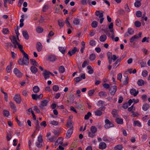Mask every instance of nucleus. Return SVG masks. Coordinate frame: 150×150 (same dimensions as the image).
Instances as JSON below:
<instances>
[{"label": "nucleus", "mask_w": 150, "mask_h": 150, "mask_svg": "<svg viewBox=\"0 0 150 150\" xmlns=\"http://www.w3.org/2000/svg\"><path fill=\"white\" fill-rule=\"evenodd\" d=\"M23 54V57L22 59H20L18 61V63L21 65L27 66L28 64V55L26 53Z\"/></svg>", "instance_id": "obj_1"}, {"label": "nucleus", "mask_w": 150, "mask_h": 150, "mask_svg": "<svg viewBox=\"0 0 150 150\" xmlns=\"http://www.w3.org/2000/svg\"><path fill=\"white\" fill-rule=\"evenodd\" d=\"M35 145L38 148H41L43 146L44 143L43 142L42 136L41 134H40L38 136L37 141L35 143Z\"/></svg>", "instance_id": "obj_2"}, {"label": "nucleus", "mask_w": 150, "mask_h": 150, "mask_svg": "<svg viewBox=\"0 0 150 150\" xmlns=\"http://www.w3.org/2000/svg\"><path fill=\"white\" fill-rule=\"evenodd\" d=\"M97 132V128L95 126H92L90 132L88 133V136L91 138H93L95 136V134Z\"/></svg>", "instance_id": "obj_3"}, {"label": "nucleus", "mask_w": 150, "mask_h": 150, "mask_svg": "<svg viewBox=\"0 0 150 150\" xmlns=\"http://www.w3.org/2000/svg\"><path fill=\"white\" fill-rule=\"evenodd\" d=\"M105 124L104 125V127L106 129H108L114 126V125L108 119H106L105 120Z\"/></svg>", "instance_id": "obj_4"}, {"label": "nucleus", "mask_w": 150, "mask_h": 150, "mask_svg": "<svg viewBox=\"0 0 150 150\" xmlns=\"http://www.w3.org/2000/svg\"><path fill=\"white\" fill-rule=\"evenodd\" d=\"M117 89V88L116 86H111L110 88L109 92L111 96H114Z\"/></svg>", "instance_id": "obj_5"}, {"label": "nucleus", "mask_w": 150, "mask_h": 150, "mask_svg": "<svg viewBox=\"0 0 150 150\" xmlns=\"http://www.w3.org/2000/svg\"><path fill=\"white\" fill-rule=\"evenodd\" d=\"M105 108L104 106H101L100 107L99 109L100 110H97L95 112V114L97 116H100L103 113L102 110H104Z\"/></svg>", "instance_id": "obj_6"}, {"label": "nucleus", "mask_w": 150, "mask_h": 150, "mask_svg": "<svg viewBox=\"0 0 150 150\" xmlns=\"http://www.w3.org/2000/svg\"><path fill=\"white\" fill-rule=\"evenodd\" d=\"M31 96L33 99L36 100L38 99L40 100L43 97V95L42 94H40L39 95L36 94H33Z\"/></svg>", "instance_id": "obj_7"}, {"label": "nucleus", "mask_w": 150, "mask_h": 150, "mask_svg": "<svg viewBox=\"0 0 150 150\" xmlns=\"http://www.w3.org/2000/svg\"><path fill=\"white\" fill-rule=\"evenodd\" d=\"M49 101L46 100H44L41 102V104L40 105L39 107L42 109H44V107L47 105Z\"/></svg>", "instance_id": "obj_8"}, {"label": "nucleus", "mask_w": 150, "mask_h": 150, "mask_svg": "<svg viewBox=\"0 0 150 150\" xmlns=\"http://www.w3.org/2000/svg\"><path fill=\"white\" fill-rule=\"evenodd\" d=\"M73 127H71L68 130L66 133L65 138L66 139H68L70 137L71 135L73 133Z\"/></svg>", "instance_id": "obj_9"}, {"label": "nucleus", "mask_w": 150, "mask_h": 150, "mask_svg": "<svg viewBox=\"0 0 150 150\" xmlns=\"http://www.w3.org/2000/svg\"><path fill=\"white\" fill-rule=\"evenodd\" d=\"M86 79L85 74H83L81 76V77L78 76L74 78V80L76 82H78L81 81L83 79Z\"/></svg>", "instance_id": "obj_10"}, {"label": "nucleus", "mask_w": 150, "mask_h": 150, "mask_svg": "<svg viewBox=\"0 0 150 150\" xmlns=\"http://www.w3.org/2000/svg\"><path fill=\"white\" fill-rule=\"evenodd\" d=\"M13 72L14 74L18 78L21 77L23 75L22 73L17 68L14 69Z\"/></svg>", "instance_id": "obj_11"}, {"label": "nucleus", "mask_w": 150, "mask_h": 150, "mask_svg": "<svg viewBox=\"0 0 150 150\" xmlns=\"http://www.w3.org/2000/svg\"><path fill=\"white\" fill-rule=\"evenodd\" d=\"M13 100L18 103L19 104L21 101V96L20 94H17L15 95Z\"/></svg>", "instance_id": "obj_12"}, {"label": "nucleus", "mask_w": 150, "mask_h": 150, "mask_svg": "<svg viewBox=\"0 0 150 150\" xmlns=\"http://www.w3.org/2000/svg\"><path fill=\"white\" fill-rule=\"evenodd\" d=\"M79 51V49L77 48L76 47H74L73 49L69 50L68 52V54L71 56L75 54L76 52H78Z\"/></svg>", "instance_id": "obj_13"}, {"label": "nucleus", "mask_w": 150, "mask_h": 150, "mask_svg": "<svg viewBox=\"0 0 150 150\" xmlns=\"http://www.w3.org/2000/svg\"><path fill=\"white\" fill-rule=\"evenodd\" d=\"M36 48L37 51L40 52L42 50L43 46L40 42H38L36 45Z\"/></svg>", "instance_id": "obj_14"}, {"label": "nucleus", "mask_w": 150, "mask_h": 150, "mask_svg": "<svg viewBox=\"0 0 150 150\" xmlns=\"http://www.w3.org/2000/svg\"><path fill=\"white\" fill-rule=\"evenodd\" d=\"M50 74H51V73L47 70H45L43 72V75L44 76V78L45 80L49 79L50 77Z\"/></svg>", "instance_id": "obj_15"}, {"label": "nucleus", "mask_w": 150, "mask_h": 150, "mask_svg": "<svg viewBox=\"0 0 150 150\" xmlns=\"http://www.w3.org/2000/svg\"><path fill=\"white\" fill-rule=\"evenodd\" d=\"M130 93L131 95L136 96L138 93L139 91H137L136 89L133 88L130 89Z\"/></svg>", "instance_id": "obj_16"}, {"label": "nucleus", "mask_w": 150, "mask_h": 150, "mask_svg": "<svg viewBox=\"0 0 150 150\" xmlns=\"http://www.w3.org/2000/svg\"><path fill=\"white\" fill-rule=\"evenodd\" d=\"M106 145L104 142H101L99 144V148L100 149L103 150L105 149L106 147Z\"/></svg>", "instance_id": "obj_17"}, {"label": "nucleus", "mask_w": 150, "mask_h": 150, "mask_svg": "<svg viewBox=\"0 0 150 150\" xmlns=\"http://www.w3.org/2000/svg\"><path fill=\"white\" fill-rule=\"evenodd\" d=\"M63 143V139L61 137L59 138L55 143V145L57 146L59 144H62Z\"/></svg>", "instance_id": "obj_18"}, {"label": "nucleus", "mask_w": 150, "mask_h": 150, "mask_svg": "<svg viewBox=\"0 0 150 150\" xmlns=\"http://www.w3.org/2000/svg\"><path fill=\"white\" fill-rule=\"evenodd\" d=\"M98 95L101 98H104L107 96V93L105 91H100L98 93Z\"/></svg>", "instance_id": "obj_19"}, {"label": "nucleus", "mask_w": 150, "mask_h": 150, "mask_svg": "<svg viewBox=\"0 0 150 150\" xmlns=\"http://www.w3.org/2000/svg\"><path fill=\"white\" fill-rule=\"evenodd\" d=\"M133 125L134 127L137 126L139 127H142L141 123L138 120L134 121Z\"/></svg>", "instance_id": "obj_20"}, {"label": "nucleus", "mask_w": 150, "mask_h": 150, "mask_svg": "<svg viewBox=\"0 0 150 150\" xmlns=\"http://www.w3.org/2000/svg\"><path fill=\"white\" fill-rule=\"evenodd\" d=\"M9 104L11 108L13 110V112H15L16 111V108L15 105L12 102H10L9 103Z\"/></svg>", "instance_id": "obj_21"}, {"label": "nucleus", "mask_w": 150, "mask_h": 150, "mask_svg": "<svg viewBox=\"0 0 150 150\" xmlns=\"http://www.w3.org/2000/svg\"><path fill=\"white\" fill-rule=\"evenodd\" d=\"M95 15L97 16H99V18L103 17V12L102 11H96L95 12Z\"/></svg>", "instance_id": "obj_22"}, {"label": "nucleus", "mask_w": 150, "mask_h": 150, "mask_svg": "<svg viewBox=\"0 0 150 150\" xmlns=\"http://www.w3.org/2000/svg\"><path fill=\"white\" fill-rule=\"evenodd\" d=\"M56 59V57L54 55H50L48 57V60L52 62H54Z\"/></svg>", "instance_id": "obj_23"}, {"label": "nucleus", "mask_w": 150, "mask_h": 150, "mask_svg": "<svg viewBox=\"0 0 150 150\" xmlns=\"http://www.w3.org/2000/svg\"><path fill=\"white\" fill-rule=\"evenodd\" d=\"M30 70L32 73L35 74L38 71V69L35 66H32L30 68Z\"/></svg>", "instance_id": "obj_24"}, {"label": "nucleus", "mask_w": 150, "mask_h": 150, "mask_svg": "<svg viewBox=\"0 0 150 150\" xmlns=\"http://www.w3.org/2000/svg\"><path fill=\"white\" fill-rule=\"evenodd\" d=\"M107 38L105 35H102L100 37L99 40L101 42H104L106 40Z\"/></svg>", "instance_id": "obj_25"}, {"label": "nucleus", "mask_w": 150, "mask_h": 150, "mask_svg": "<svg viewBox=\"0 0 150 150\" xmlns=\"http://www.w3.org/2000/svg\"><path fill=\"white\" fill-rule=\"evenodd\" d=\"M36 31L38 33H41L43 31V29L41 27L38 26L36 28Z\"/></svg>", "instance_id": "obj_26"}, {"label": "nucleus", "mask_w": 150, "mask_h": 150, "mask_svg": "<svg viewBox=\"0 0 150 150\" xmlns=\"http://www.w3.org/2000/svg\"><path fill=\"white\" fill-rule=\"evenodd\" d=\"M139 38V37L137 35H135L133 36L130 39V41L132 43L135 41L137 39Z\"/></svg>", "instance_id": "obj_27"}, {"label": "nucleus", "mask_w": 150, "mask_h": 150, "mask_svg": "<svg viewBox=\"0 0 150 150\" xmlns=\"http://www.w3.org/2000/svg\"><path fill=\"white\" fill-rule=\"evenodd\" d=\"M30 63L33 65L34 66H38V63L34 59H30Z\"/></svg>", "instance_id": "obj_28"}, {"label": "nucleus", "mask_w": 150, "mask_h": 150, "mask_svg": "<svg viewBox=\"0 0 150 150\" xmlns=\"http://www.w3.org/2000/svg\"><path fill=\"white\" fill-rule=\"evenodd\" d=\"M58 25L60 28H62L64 25V21L62 19L59 20L58 21Z\"/></svg>", "instance_id": "obj_29"}, {"label": "nucleus", "mask_w": 150, "mask_h": 150, "mask_svg": "<svg viewBox=\"0 0 150 150\" xmlns=\"http://www.w3.org/2000/svg\"><path fill=\"white\" fill-rule=\"evenodd\" d=\"M59 72L61 74L64 73L65 71V68L63 66H60L58 69Z\"/></svg>", "instance_id": "obj_30"}, {"label": "nucleus", "mask_w": 150, "mask_h": 150, "mask_svg": "<svg viewBox=\"0 0 150 150\" xmlns=\"http://www.w3.org/2000/svg\"><path fill=\"white\" fill-rule=\"evenodd\" d=\"M150 106L149 104H145L143 105L142 106V109L145 111L147 110L149 108Z\"/></svg>", "instance_id": "obj_31"}, {"label": "nucleus", "mask_w": 150, "mask_h": 150, "mask_svg": "<svg viewBox=\"0 0 150 150\" xmlns=\"http://www.w3.org/2000/svg\"><path fill=\"white\" fill-rule=\"evenodd\" d=\"M17 45L18 46V48L19 49L20 51L21 52L22 54L25 53V51L22 49L23 48L22 45H20L18 42L17 43Z\"/></svg>", "instance_id": "obj_32"}, {"label": "nucleus", "mask_w": 150, "mask_h": 150, "mask_svg": "<svg viewBox=\"0 0 150 150\" xmlns=\"http://www.w3.org/2000/svg\"><path fill=\"white\" fill-rule=\"evenodd\" d=\"M116 121L117 123L119 124H122L123 123V120L121 118H117L116 119Z\"/></svg>", "instance_id": "obj_33"}, {"label": "nucleus", "mask_w": 150, "mask_h": 150, "mask_svg": "<svg viewBox=\"0 0 150 150\" xmlns=\"http://www.w3.org/2000/svg\"><path fill=\"white\" fill-rule=\"evenodd\" d=\"M33 91L35 93H37L40 91V88L38 86H34L33 88Z\"/></svg>", "instance_id": "obj_34"}, {"label": "nucleus", "mask_w": 150, "mask_h": 150, "mask_svg": "<svg viewBox=\"0 0 150 150\" xmlns=\"http://www.w3.org/2000/svg\"><path fill=\"white\" fill-rule=\"evenodd\" d=\"M96 58V55L93 53L91 54L89 56V59L91 61H93Z\"/></svg>", "instance_id": "obj_35"}, {"label": "nucleus", "mask_w": 150, "mask_h": 150, "mask_svg": "<svg viewBox=\"0 0 150 150\" xmlns=\"http://www.w3.org/2000/svg\"><path fill=\"white\" fill-rule=\"evenodd\" d=\"M80 21L79 19L78 18H75L73 21L74 24L76 25H77L79 24Z\"/></svg>", "instance_id": "obj_36"}, {"label": "nucleus", "mask_w": 150, "mask_h": 150, "mask_svg": "<svg viewBox=\"0 0 150 150\" xmlns=\"http://www.w3.org/2000/svg\"><path fill=\"white\" fill-rule=\"evenodd\" d=\"M137 83L138 85L142 86L144 85V82L143 80L141 79L138 81Z\"/></svg>", "instance_id": "obj_37"}, {"label": "nucleus", "mask_w": 150, "mask_h": 150, "mask_svg": "<svg viewBox=\"0 0 150 150\" xmlns=\"http://www.w3.org/2000/svg\"><path fill=\"white\" fill-rule=\"evenodd\" d=\"M22 33L24 38L25 39L28 40V34L27 31H23Z\"/></svg>", "instance_id": "obj_38"}, {"label": "nucleus", "mask_w": 150, "mask_h": 150, "mask_svg": "<svg viewBox=\"0 0 150 150\" xmlns=\"http://www.w3.org/2000/svg\"><path fill=\"white\" fill-rule=\"evenodd\" d=\"M120 62L117 60L115 63L113 65V68L114 69L116 68L120 64Z\"/></svg>", "instance_id": "obj_39"}, {"label": "nucleus", "mask_w": 150, "mask_h": 150, "mask_svg": "<svg viewBox=\"0 0 150 150\" xmlns=\"http://www.w3.org/2000/svg\"><path fill=\"white\" fill-rule=\"evenodd\" d=\"M105 105V102L104 101H103L101 100H100L98 101V104H97V105L98 106H103Z\"/></svg>", "instance_id": "obj_40"}, {"label": "nucleus", "mask_w": 150, "mask_h": 150, "mask_svg": "<svg viewBox=\"0 0 150 150\" xmlns=\"http://www.w3.org/2000/svg\"><path fill=\"white\" fill-rule=\"evenodd\" d=\"M91 26L93 28H96L98 26V22L95 21H93L91 23Z\"/></svg>", "instance_id": "obj_41"}, {"label": "nucleus", "mask_w": 150, "mask_h": 150, "mask_svg": "<svg viewBox=\"0 0 150 150\" xmlns=\"http://www.w3.org/2000/svg\"><path fill=\"white\" fill-rule=\"evenodd\" d=\"M11 42L13 43L14 44H16L17 45V43L18 42L16 40V37L13 36V38L11 39Z\"/></svg>", "instance_id": "obj_42"}, {"label": "nucleus", "mask_w": 150, "mask_h": 150, "mask_svg": "<svg viewBox=\"0 0 150 150\" xmlns=\"http://www.w3.org/2000/svg\"><path fill=\"white\" fill-rule=\"evenodd\" d=\"M3 114L4 116L8 117L10 115V113L9 111L6 110H4L3 111Z\"/></svg>", "instance_id": "obj_43"}, {"label": "nucleus", "mask_w": 150, "mask_h": 150, "mask_svg": "<svg viewBox=\"0 0 150 150\" xmlns=\"http://www.w3.org/2000/svg\"><path fill=\"white\" fill-rule=\"evenodd\" d=\"M148 72L146 70L143 71L142 73V75L143 77H146L148 75Z\"/></svg>", "instance_id": "obj_44"}, {"label": "nucleus", "mask_w": 150, "mask_h": 150, "mask_svg": "<svg viewBox=\"0 0 150 150\" xmlns=\"http://www.w3.org/2000/svg\"><path fill=\"white\" fill-rule=\"evenodd\" d=\"M50 123L52 125L57 126L58 125L59 122L58 121L53 120L51 121L50 122Z\"/></svg>", "instance_id": "obj_45"}, {"label": "nucleus", "mask_w": 150, "mask_h": 150, "mask_svg": "<svg viewBox=\"0 0 150 150\" xmlns=\"http://www.w3.org/2000/svg\"><path fill=\"white\" fill-rule=\"evenodd\" d=\"M134 24L135 26L137 28L141 26V22L138 21H135Z\"/></svg>", "instance_id": "obj_46"}, {"label": "nucleus", "mask_w": 150, "mask_h": 150, "mask_svg": "<svg viewBox=\"0 0 150 150\" xmlns=\"http://www.w3.org/2000/svg\"><path fill=\"white\" fill-rule=\"evenodd\" d=\"M142 12L140 11H136V15L137 17H140L142 16Z\"/></svg>", "instance_id": "obj_47"}, {"label": "nucleus", "mask_w": 150, "mask_h": 150, "mask_svg": "<svg viewBox=\"0 0 150 150\" xmlns=\"http://www.w3.org/2000/svg\"><path fill=\"white\" fill-rule=\"evenodd\" d=\"M91 115V113L90 112H88L86 115L84 117L85 120H87L89 119V117Z\"/></svg>", "instance_id": "obj_48"}, {"label": "nucleus", "mask_w": 150, "mask_h": 150, "mask_svg": "<svg viewBox=\"0 0 150 150\" xmlns=\"http://www.w3.org/2000/svg\"><path fill=\"white\" fill-rule=\"evenodd\" d=\"M129 79L128 76H127L125 80L123 82V84L125 85H127L129 83Z\"/></svg>", "instance_id": "obj_49"}, {"label": "nucleus", "mask_w": 150, "mask_h": 150, "mask_svg": "<svg viewBox=\"0 0 150 150\" xmlns=\"http://www.w3.org/2000/svg\"><path fill=\"white\" fill-rule=\"evenodd\" d=\"M122 147L121 145H118L115 147V150H122Z\"/></svg>", "instance_id": "obj_50"}, {"label": "nucleus", "mask_w": 150, "mask_h": 150, "mask_svg": "<svg viewBox=\"0 0 150 150\" xmlns=\"http://www.w3.org/2000/svg\"><path fill=\"white\" fill-rule=\"evenodd\" d=\"M134 6L137 7H139L141 6V3L140 1H137L134 3Z\"/></svg>", "instance_id": "obj_51"}, {"label": "nucleus", "mask_w": 150, "mask_h": 150, "mask_svg": "<svg viewBox=\"0 0 150 150\" xmlns=\"http://www.w3.org/2000/svg\"><path fill=\"white\" fill-rule=\"evenodd\" d=\"M116 25L118 26H120L121 25V21L119 19H117L115 20Z\"/></svg>", "instance_id": "obj_52"}, {"label": "nucleus", "mask_w": 150, "mask_h": 150, "mask_svg": "<svg viewBox=\"0 0 150 150\" xmlns=\"http://www.w3.org/2000/svg\"><path fill=\"white\" fill-rule=\"evenodd\" d=\"M59 50L63 54L65 53V50L64 47H59Z\"/></svg>", "instance_id": "obj_53"}, {"label": "nucleus", "mask_w": 150, "mask_h": 150, "mask_svg": "<svg viewBox=\"0 0 150 150\" xmlns=\"http://www.w3.org/2000/svg\"><path fill=\"white\" fill-rule=\"evenodd\" d=\"M52 89L55 92H57L58 90L59 87L57 85H54L53 86Z\"/></svg>", "instance_id": "obj_54"}, {"label": "nucleus", "mask_w": 150, "mask_h": 150, "mask_svg": "<svg viewBox=\"0 0 150 150\" xmlns=\"http://www.w3.org/2000/svg\"><path fill=\"white\" fill-rule=\"evenodd\" d=\"M28 93V91L27 89L24 90L22 91V94L24 96H27Z\"/></svg>", "instance_id": "obj_55"}, {"label": "nucleus", "mask_w": 150, "mask_h": 150, "mask_svg": "<svg viewBox=\"0 0 150 150\" xmlns=\"http://www.w3.org/2000/svg\"><path fill=\"white\" fill-rule=\"evenodd\" d=\"M56 139V137L55 136H52L51 138L49 139V140L51 142H54Z\"/></svg>", "instance_id": "obj_56"}, {"label": "nucleus", "mask_w": 150, "mask_h": 150, "mask_svg": "<svg viewBox=\"0 0 150 150\" xmlns=\"http://www.w3.org/2000/svg\"><path fill=\"white\" fill-rule=\"evenodd\" d=\"M128 32L129 34L132 35L134 33V30L132 29L129 28L128 29Z\"/></svg>", "instance_id": "obj_57"}, {"label": "nucleus", "mask_w": 150, "mask_h": 150, "mask_svg": "<svg viewBox=\"0 0 150 150\" xmlns=\"http://www.w3.org/2000/svg\"><path fill=\"white\" fill-rule=\"evenodd\" d=\"M2 32L4 34H7L8 33L9 31L8 28H4Z\"/></svg>", "instance_id": "obj_58"}, {"label": "nucleus", "mask_w": 150, "mask_h": 150, "mask_svg": "<svg viewBox=\"0 0 150 150\" xmlns=\"http://www.w3.org/2000/svg\"><path fill=\"white\" fill-rule=\"evenodd\" d=\"M142 42H149V38L148 37H144L143 39H142Z\"/></svg>", "instance_id": "obj_59"}, {"label": "nucleus", "mask_w": 150, "mask_h": 150, "mask_svg": "<svg viewBox=\"0 0 150 150\" xmlns=\"http://www.w3.org/2000/svg\"><path fill=\"white\" fill-rule=\"evenodd\" d=\"M95 90L94 89H92L90 90L88 93V95L89 96H91L93 94Z\"/></svg>", "instance_id": "obj_60"}, {"label": "nucleus", "mask_w": 150, "mask_h": 150, "mask_svg": "<svg viewBox=\"0 0 150 150\" xmlns=\"http://www.w3.org/2000/svg\"><path fill=\"white\" fill-rule=\"evenodd\" d=\"M67 126L69 127H73L72 122H71V121H68V122H67Z\"/></svg>", "instance_id": "obj_61"}, {"label": "nucleus", "mask_w": 150, "mask_h": 150, "mask_svg": "<svg viewBox=\"0 0 150 150\" xmlns=\"http://www.w3.org/2000/svg\"><path fill=\"white\" fill-rule=\"evenodd\" d=\"M65 23L66 24H67V26L68 27H70L71 28V24L69 23V21L68 19L67 18L65 21Z\"/></svg>", "instance_id": "obj_62"}, {"label": "nucleus", "mask_w": 150, "mask_h": 150, "mask_svg": "<svg viewBox=\"0 0 150 150\" xmlns=\"http://www.w3.org/2000/svg\"><path fill=\"white\" fill-rule=\"evenodd\" d=\"M90 45L92 46H94L96 45V42L94 40H91L90 42Z\"/></svg>", "instance_id": "obj_63"}, {"label": "nucleus", "mask_w": 150, "mask_h": 150, "mask_svg": "<svg viewBox=\"0 0 150 150\" xmlns=\"http://www.w3.org/2000/svg\"><path fill=\"white\" fill-rule=\"evenodd\" d=\"M142 138L144 141H145L147 139V135L145 134L142 135Z\"/></svg>", "instance_id": "obj_64"}]
</instances>
